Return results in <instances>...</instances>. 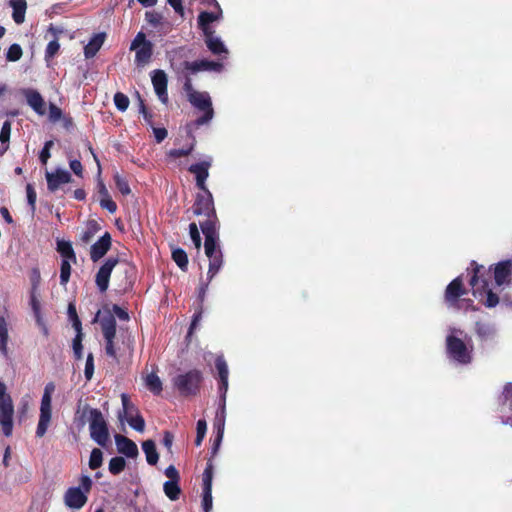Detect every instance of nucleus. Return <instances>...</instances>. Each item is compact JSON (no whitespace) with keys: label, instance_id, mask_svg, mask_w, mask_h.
Returning a JSON list of instances; mask_svg holds the SVG:
<instances>
[{"label":"nucleus","instance_id":"nucleus-1","mask_svg":"<svg viewBox=\"0 0 512 512\" xmlns=\"http://www.w3.org/2000/svg\"><path fill=\"white\" fill-rule=\"evenodd\" d=\"M80 411L77 412L79 414ZM80 426L85 422L89 423V432L91 439L100 446H106L109 442V431L107 422L100 410L89 406L83 407L80 415Z\"/></svg>","mask_w":512,"mask_h":512},{"label":"nucleus","instance_id":"nucleus-2","mask_svg":"<svg viewBox=\"0 0 512 512\" xmlns=\"http://www.w3.org/2000/svg\"><path fill=\"white\" fill-rule=\"evenodd\" d=\"M183 88L191 105L204 113L202 117L196 120V125L201 126L211 121L214 111L209 93L195 90L190 79L185 81Z\"/></svg>","mask_w":512,"mask_h":512},{"label":"nucleus","instance_id":"nucleus-3","mask_svg":"<svg viewBox=\"0 0 512 512\" xmlns=\"http://www.w3.org/2000/svg\"><path fill=\"white\" fill-rule=\"evenodd\" d=\"M56 386L53 382H48L43 391L40 403L39 420L36 427V436L42 438L52 421V397L55 392Z\"/></svg>","mask_w":512,"mask_h":512},{"label":"nucleus","instance_id":"nucleus-4","mask_svg":"<svg viewBox=\"0 0 512 512\" xmlns=\"http://www.w3.org/2000/svg\"><path fill=\"white\" fill-rule=\"evenodd\" d=\"M92 479L88 475L80 477V485L78 487H70L64 494L65 505L73 510L81 509L87 502V494L92 488Z\"/></svg>","mask_w":512,"mask_h":512},{"label":"nucleus","instance_id":"nucleus-5","mask_svg":"<svg viewBox=\"0 0 512 512\" xmlns=\"http://www.w3.org/2000/svg\"><path fill=\"white\" fill-rule=\"evenodd\" d=\"M462 331L452 329L450 334L447 336V352L451 359L460 363L467 364L471 361V351L460 338Z\"/></svg>","mask_w":512,"mask_h":512},{"label":"nucleus","instance_id":"nucleus-6","mask_svg":"<svg viewBox=\"0 0 512 512\" xmlns=\"http://www.w3.org/2000/svg\"><path fill=\"white\" fill-rule=\"evenodd\" d=\"M483 268V266H475L474 275L470 280V285L473 289V295L481 300L485 298L484 304L487 307L492 308L498 304L499 298L491 291V289L488 288L487 281L482 278L481 270H483Z\"/></svg>","mask_w":512,"mask_h":512},{"label":"nucleus","instance_id":"nucleus-7","mask_svg":"<svg viewBox=\"0 0 512 512\" xmlns=\"http://www.w3.org/2000/svg\"><path fill=\"white\" fill-rule=\"evenodd\" d=\"M130 49L135 51V63L139 68H144L149 64L153 53V45L146 39L144 33L139 32L136 35Z\"/></svg>","mask_w":512,"mask_h":512},{"label":"nucleus","instance_id":"nucleus-8","mask_svg":"<svg viewBox=\"0 0 512 512\" xmlns=\"http://www.w3.org/2000/svg\"><path fill=\"white\" fill-rule=\"evenodd\" d=\"M204 248L205 254L209 259L208 281H211L223 265V253L219 242L211 243L210 240L208 243H204Z\"/></svg>","mask_w":512,"mask_h":512},{"label":"nucleus","instance_id":"nucleus-9","mask_svg":"<svg viewBox=\"0 0 512 512\" xmlns=\"http://www.w3.org/2000/svg\"><path fill=\"white\" fill-rule=\"evenodd\" d=\"M201 381V373L197 370H192L186 374L178 375L174 379V385L184 395L195 394L198 385Z\"/></svg>","mask_w":512,"mask_h":512},{"label":"nucleus","instance_id":"nucleus-10","mask_svg":"<svg viewBox=\"0 0 512 512\" xmlns=\"http://www.w3.org/2000/svg\"><path fill=\"white\" fill-rule=\"evenodd\" d=\"M208 5H213L216 11L207 12L202 11L198 16V26L202 30L203 34L207 32H212L213 30L210 27V23L214 21H219L223 17V11L217 2V0H210L206 2Z\"/></svg>","mask_w":512,"mask_h":512},{"label":"nucleus","instance_id":"nucleus-11","mask_svg":"<svg viewBox=\"0 0 512 512\" xmlns=\"http://www.w3.org/2000/svg\"><path fill=\"white\" fill-rule=\"evenodd\" d=\"M14 420L13 401H4L0 403V426L6 437L12 435Z\"/></svg>","mask_w":512,"mask_h":512},{"label":"nucleus","instance_id":"nucleus-12","mask_svg":"<svg viewBox=\"0 0 512 512\" xmlns=\"http://www.w3.org/2000/svg\"><path fill=\"white\" fill-rule=\"evenodd\" d=\"M151 81L153 84L154 91L158 96L159 100L162 103L166 104L168 102L167 74L161 69H156L151 72Z\"/></svg>","mask_w":512,"mask_h":512},{"label":"nucleus","instance_id":"nucleus-13","mask_svg":"<svg viewBox=\"0 0 512 512\" xmlns=\"http://www.w3.org/2000/svg\"><path fill=\"white\" fill-rule=\"evenodd\" d=\"M118 264L117 258H108L105 263L99 268L96 274V285L101 292H105L109 286V279L113 269Z\"/></svg>","mask_w":512,"mask_h":512},{"label":"nucleus","instance_id":"nucleus-14","mask_svg":"<svg viewBox=\"0 0 512 512\" xmlns=\"http://www.w3.org/2000/svg\"><path fill=\"white\" fill-rule=\"evenodd\" d=\"M45 177L48 190L51 192H55L61 185L70 183L72 180L71 174L62 168H58L54 172L46 171Z\"/></svg>","mask_w":512,"mask_h":512},{"label":"nucleus","instance_id":"nucleus-15","mask_svg":"<svg viewBox=\"0 0 512 512\" xmlns=\"http://www.w3.org/2000/svg\"><path fill=\"white\" fill-rule=\"evenodd\" d=\"M211 163L212 159L209 157L207 160L193 164L189 167V171L196 177L197 186L203 191H206L207 189L205 181L209 176L208 169L211 166Z\"/></svg>","mask_w":512,"mask_h":512},{"label":"nucleus","instance_id":"nucleus-16","mask_svg":"<svg viewBox=\"0 0 512 512\" xmlns=\"http://www.w3.org/2000/svg\"><path fill=\"white\" fill-rule=\"evenodd\" d=\"M194 213L198 215H210L214 213L213 199L211 193L206 189L203 195H198Z\"/></svg>","mask_w":512,"mask_h":512},{"label":"nucleus","instance_id":"nucleus-17","mask_svg":"<svg viewBox=\"0 0 512 512\" xmlns=\"http://www.w3.org/2000/svg\"><path fill=\"white\" fill-rule=\"evenodd\" d=\"M111 246V236L105 233L96 243L91 246L90 256L96 262L101 259Z\"/></svg>","mask_w":512,"mask_h":512},{"label":"nucleus","instance_id":"nucleus-18","mask_svg":"<svg viewBox=\"0 0 512 512\" xmlns=\"http://www.w3.org/2000/svg\"><path fill=\"white\" fill-rule=\"evenodd\" d=\"M115 444L118 452L127 457L134 458L138 455L137 445L125 436L115 435Z\"/></svg>","mask_w":512,"mask_h":512},{"label":"nucleus","instance_id":"nucleus-19","mask_svg":"<svg viewBox=\"0 0 512 512\" xmlns=\"http://www.w3.org/2000/svg\"><path fill=\"white\" fill-rule=\"evenodd\" d=\"M30 304L32 310L34 312V316L36 318L37 325L41 329L44 335H48V328L44 323V320L41 315V303L37 294V289L35 285L32 287L31 296H30Z\"/></svg>","mask_w":512,"mask_h":512},{"label":"nucleus","instance_id":"nucleus-20","mask_svg":"<svg viewBox=\"0 0 512 512\" xmlns=\"http://www.w3.org/2000/svg\"><path fill=\"white\" fill-rule=\"evenodd\" d=\"M204 37L206 46L214 55L228 54V49L224 42L219 36L215 35L214 31L204 33Z\"/></svg>","mask_w":512,"mask_h":512},{"label":"nucleus","instance_id":"nucleus-21","mask_svg":"<svg viewBox=\"0 0 512 512\" xmlns=\"http://www.w3.org/2000/svg\"><path fill=\"white\" fill-rule=\"evenodd\" d=\"M512 273V261H504L497 264L495 267L494 278L497 286L505 285L510 280Z\"/></svg>","mask_w":512,"mask_h":512},{"label":"nucleus","instance_id":"nucleus-22","mask_svg":"<svg viewBox=\"0 0 512 512\" xmlns=\"http://www.w3.org/2000/svg\"><path fill=\"white\" fill-rule=\"evenodd\" d=\"M28 105L39 115L45 114V102L39 92L33 89L24 90Z\"/></svg>","mask_w":512,"mask_h":512},{"label":"nucleus","instance_id":"nucleus-23","mask_svg":"<svg viewBox=\"0 0 512 512\" xmlns=\"http://www.w3.org/2000/svg\"><path fill=\"white\" fill-rule=\"evenodd\" d=\"M185 66L188 70H190L192 72L221 71L223 68L221 63L209 61V60L187 62Z\"/></svg>","mask_w":512,"mask_h":512},{"label":"nucleus","instance_id":"nucleus-24","mask_svg":"<svg viewBox=\"0 0 512 512\" xmlns=\"http://www.w3.org/2000/svg\"><path fill=\"white\" fill-rule=\"evenodd\" d=\"M216 368L218 370L219 378H220V387L219 390L221 393H224V396L228 390V366L225 359L222 356H218L215 362Z\"/></svg>","mask_w":512,"mask_h":512},{"label":"nucleus","instance_id":"nucleus-25","mask_svg":"<svg viewBox=\"0 0 512 512\" xmlns=\"http://www.w3.org/2000/svg\"><path fill=\"white\" fill-rule=\"evenodd\" d=\"M105 40V34L99 33L94 35L88 44L84 47V54L86 58H91L96 55L99 49L102 47Z\"/></svg>","mask_w":512,"mask_h":512},{"label":"nucleus","instance_id":"nucleus-26","mask_svg":"<svg viewBox=\"0 0 512 512\" xmlns=\"http://www.w3.org/2000/svg\"><path fill=\"white\" fill-rule=\"evenodd\" d=\"M465 291L462 288L460 277L454 279L447 287L445 298L448 302H455Z\"/></svg>","mask_w":512,"mask_h":512},{"label":"nucleus","instance_id":"nucleus-27","mask_svg":"<svg viewBox=\"0 0 512 512\" xmlns=\"http://www.w3.org/2000/svg\"><path fill=\"white\" fill-rule=\"evenodd\" d=\"M9 5L13 9L12 17L17 24H22L25 20L27 9L26 0H10Z\"/></svg>","mask_w":512,"mask_h":512},{"label":"nucleus","instance_id":"nucleus-28","mask_svg":"<svg viewBox=\"0 0 512 512\" xmlns=\"http://www.w3.org/2000/svg\"><path fill=\"white\" fill-rule=\"evenodd\" d=\"M144 383L147 389L155 395L162 392V381L156 374L155 370H152L146 376H144Z\"/></svg>","mask_w":512,"mask_h":512},{"label":"nucleus","instance_id":"nucleus-29","mask_svg":"<svg viewBox=\"0 0 512 512\" xmlns=\"http://www.w3.org/2000/svg\"><path fill=\"white\" fill-rule=\"evenodd\" d=\"M142 449L146 456V461L150 465L157 464L159 460V454L156 450V445L153 440H146L142 443Z\"/></svg>","mask_w":512,"mask_h":512},{"label":"nucleus","instance_id":"nucleus-30","mask_svg":"<svg viewBox=\"0 0 512 512\" xmlns=\"http://www.w3.org/2000/svg\"><path fill=\"white\" fill-rule=\"evenodd\" d=\"M104 338L116 337V321L114 315L108 314L100 321Z\"/></svg>","mask_w":512,"mask_h":512},{"label":"nucleus","instance_id":"nucleus-31","mask_svg":"<svg viewBox=\"0 0 512 512\" xmlns=\"http://www.w3.org/2000/svg\"><path fill=\"white\" fill-rule=\"evenodd\" d=\"M226 417V395L221 393V404L216 415V425L219 430V441H222Z\"/></svg>","mask_w":512,"mask_h":512},{"label":"nucleus","instance_id":"nucleus-32","mask_svg":"<svg viewBox=\"0 0 512 512\" xmlns=\"http://www.w3.org/2000/svg\"><path fill=\"white\" fill-rule=\"evenodd\" d=\"M202 232L205 236V243H208L211 240V243L219 242V237L216 232L215 224L213 221L208 220L201 225Z\"/></svg>","mask_w":512,"mask_h":512},{"label":"nucleus","instance_id":"nucleus-33","mask_svg":"<svg viewBox=\"0 0 512 512\" xmlns=\"http://www.w3.org/2000/svg\"><path fill=\"white\" fill-rule=\"evenodd\" d=\"M8 329L3 318H0V352L3 356H8Z\"/></svg>","mask_w":512,"mask_h":512},{"label":"nucleus","instance_id":"nucleus-34","mask_svg":"<svg viewBox=\"0 0 512 512\" xmlns=\"http://www.w3.org/2000/svg\"><path fill=\"white\" fill-rule=\"evenodd\" d=\"M124 419L128 422V424L138 432H143L145 428V421L142 416H140L137 412H134Z\"/></svg>","mask_w":512,"mask_h":512},{"label":"nucleus","instance_id":"nucleus-35","mask_svg":"<svg viewBox=\"0 0 512 512\" xmlns=\"http://www.w3.org/2000/svg\"><path fill=\"white\" fill-rule=\"evenodd\" d=\"M166 496L171 500H176L180 494V488L177 481H166L163 486Z\"/></svg>","mask_w":512,"mask_h":512},{"label":"nucleus","instance_id":"nucleus-36","mask_svg":"<svg viewBox=\"0 0 512 512\" xmlns=\"http://www.w3.org/2000/svg\"><path fill=\"white\" fill-rule=\"evenodd\" d=\"M172 258L175 263L182 269L186 270L188 265V257L183 249L177 248L172 252Z\"/></svg>","mask_w":512,"mask_h":512},{"label":"nucleus","instance_id":"nucleus-37","mask_svg":"<svg viewBox=\"0 0 512 512\" xmlns=\"http://www.w3.org/2000/svg\"><path fill=\"white\" fill-rule=\"evenodd\" d=\"M71 262H75V260L62 259L60 269V282L62 285H66L69 281L71 274Z\"/></svg>","mask_w":512,"mask_h":512},{"label":"nucleus","instance_id":"nucleus-38","mask_svg":"<svg viewBox=\"0 0 512 512\" xmlns=\"http://www.w3.org/2000/svg\"><path fill=\"white\" fill-rule=\"evenodd\" d=\"M57 246H58V251L62 256V259H69V260L76 259L73 248L69 242L59 241Z\"/></svg>","mask_w":512,"mask_h":512},{"label":"nucleus","instance_id":"nucleus-39","mask_svg":"<svg viewBox=\"0 0 512 512\" xmlns=\"http://www.w3.org/2000/svg\"><path fill=\"white\" fill-rule=\"evenodd\" d=\"M121 401L123 406V411L119 413V420L123 422L124 417L136 412L135 407L130 402L129 397L126 394L121 395Z\"/></svg>","mask_w":512,"mask_h":512},{"label":"nucleus","instance_id":"nucleus-40","mask_svg":"<svg viewBox=\"0 0 512 512\" xmlns=\"http://www.w3.org/2000/svg\"><path fill=\"white\" fill-rule=\"evenodd\" d=\"M103 462V453L100 449L94 448L91 451L90 458H89V467L91 469H97L101 467Z\"/></svg>","mask_w":512,"mask_h":512},{"label":"nucleus","instance_id":"nucleus-41","mask_svg":"<svg viewBox=\"0 0 512 512\" xmlns=\"http://www.w3.org/2000/svg\"><path fill=\"white\" fill-rule=\"evenodd\" d=\"M126 462L122 457H114L109 462V471L116 475L124 470Z\"/></svg>","mask_w":512,"mask_h":512},{"label":"nucleus","instance_id":"nucleus-42","mask_svg":"<svg viewBox=\"0 0 512 512\" xmlns=\"http://www.w3.org/2000/svg\"><path fill=\"white\" fill-rule=\"evenodd\" d=\"M114 180H115L116 187L121 192V194L129 195L131 193V189H130L129 184L125 178H123L121 175L116 173L114 176Z\"/></svg>","mask_w":512,"mask_h":512},{"label":"nucleus","instance_id":"nucleus-43","mask_svg":"<svg viewBox=\"0 0 512 512\" xmlns=\"http://www.w3.org/2000/svg\"><path fill=\"white\" fill-rule=\"evenodd\" d=\"M145 19L150 25L154 27H158L163 23L162 15L156 11H147L145 13Z\"/></svg>","mask_w":512,"mask_h":512},{"label":"nucleus","instance_id":"nucleus-44","mask_svg":"<svg viewBox=\"0 0 512 512\" xmlns=\"http://www.w3.org/2000/svg\"><path fill=\"white\" fill-rule=\"evenodd\" d=\"M114 103L117 109L123 112L126 111L129 106V99L123 93L118 92L114 95Z\"/></svg>","mask_w":512,"mask_h":512},{"label":"nucleus","instance_id":"nucleus-45","mask_svg":"<svg viewBox=\"0 0 512 512\" xmlns=\"http://www.w3.org/2000/svg\"><path fill=\"white\" fill-rule=\"evenodd\" d=\"M197 435L195 439V444L197 446H200L207 431V424L205 420H198L197 427H196Z\"/></svg>","mask_w":512,"mask_h":512},{"label":"nucleus","instance_id":"nucleus-46","mask_svg":"<svg viewBox=\"0 0 512 512\" xmlns=\"http://www.w3.org/2000/svg\"><path fill=\"white\" fill-rule=\"evenodd\" d=\"M60 49V44L57 39L51 40L45 50V59L49 61L53 58Z\"/></svg>","mask_w":512,"mask_h":512},{"label":"nucleus","instance_id":"nucleus-47","mask_svg":"<svg viewBox=\"0 0 512 512\" xmlns=\"http://www.w3.org/2000/svg\"><path fill=\"white\" fill-rule=\"evenodd\" d=\"M97 232L96 223H90L86 230L81 234V241L85 244L89 243Z\"/></svg>","mask_w":512,"mask_h":512},{"label":"nucleus","instance_id":"nucleus-48","mask_svg":"<svg viewBox=\"0 0 512 512\" xmlns=\"http://www.w3.org/2000/svg\"><path fill=\"white\" fill-rule=\"evenodd\" d=\"M115 338L116 337L104 338L106 341L105 352L108 356L112 358H117V351L119 350V348L116 347Z\"/></svg>","mask_w":512,"mask_h":512},{"label":"nucleus","instance_id":"nucleus-49","mask_svg":"<svg viewBox=\"0 0 512 512\" xmlns=\"http://www.w3.org/2000/svg\"><path fill=\"white\" fill-rule=\"evenodd\" d=\"M22 56V48L18 44H12L7 51L9 61H18Z\"/></svg>","mask_w":512,"mask_h":512},{"label":"nucleus","instance_id":"nucleus-50","mask_svg":"<svg viewBox=\"0 0 512 512\" xmlns=\"http://www.w3.org/2000/svg\"><path fill=\"white\" fill-rule=\"evenodd\" d=\"M189 233L196 249L199 250L201 247V237L196 223H191L189 225Z\"/></svg>","mask_w":512,"mask_h":512},{"label":"nucleus","instance_id":"nucleus-51","mask_svg":"<svg viewBox=\"0 0 512 512\" xmlns=\"http://www.w3.org/2000/svg\"><path fill=\"white\" fill-rule=\"evenodd\" d=\"M202 506L204 512H210V510L212 509V489H203Z\"/></svg>","mask_w":512,"mask_h":512},{"label":"nucleus","instance_id":"nucleus-52","mask_svg":"<svg viewBox=\"0 0 512 512\" xmlns=\"http://www.w3.org/2000/svg\"><path fill=\"white\" fill-rule=\"evenodd\" d=\"M193 149H194V144H191L190 146H188L186 148L172 149L168 152V155H169V157H172V158L184 157V156L189 155Z\"/></svg>","mask_w":512,"mask_h":512},{"label":"nucleus","instance_id":"nucleus-53","mask_svg":"<svg viewBox=\"0 0 512 512\" xmlns=\"http://www.w3.org/2000/svg\"><path fill=\"white\" fill-rule=\"evenodd\" d=\"M11 134V123L9 121H5L2 125L1 131H0V141L2 143H6L10 139Z\"/></svg>","mask_w":512,"mask_h":512},{"label":"nucleus","instance_id":"nucleus-54","mask_svg":"<svg viewBox=\"0 0 512 512\" xmlns=\"http://www.w3.org/2000/svg\"><path fill=\"white\" fill-rule=\"evenodd\" d=\"M93 373H94V360H93V355L90 353V354H88L87 359H86L84 374H85V377L88 380H90L93 376Z\"/></svg>","mask_w":512,"mask_h":512},{"label":"nucleus","instance_id":"nucleus-55","mask_svg":"<svg viewBox=\"0 0 512 512\" xmlns=\"http://www.w3.org/2000/svg\"><path fill=\"white\" fill-rule=\"evenodd\" d=\"M100 205L102 208L108 210L110 213H114L117 210L116 203L111 199V197L100 198Z\"/></svg>","mask_w":512,"mask_h":512},{"label":"nucleus","instance_id":"nucleus-56","mask_svg":"<svg viewBox=\"0 0 512 512\" xmlns=\"http://www.w3.org/2000/svg\"><path fill=\"white\" fill-rule=\"evenodd\" d=\"M53 141L50 140V141H47L42 149V151L40 152V160L43 164H46L48 159L50 158L51 154H50V149L51 147L53 146Z\"/></svg>","mask_w":512,"mask_h":512},{"label":"nucleus","instance_id":"nucleus-57","mask_svg":"<svg viewBox=\"0 0 512 512\" xmlns=\"http://www.w3.org/2000/svg\"><path fill=\"white\" fill-rule=\"evenodd\" d=\"M212 467L211 465H208V467L205 469L203 473V489L210 488L212 489Z\"/></svg>","mask_w":512,"mask_h":512},{"label":"nucleus","instance_id":"nucleus-58","mask_svg":"<svg viewBox=\"0 0 512 512\" xmlns=\"http://www.w3.org/2000/svg\"><path fill=\"white\" fill-rule=\"evenodd\" d=\"M82 338L83 337H80V336H76L73 340V352H74V355L77 359H81L82 358Z\"/></svg>","mask_w":512,"mask_h":512},{"label":"nucleus","instance_id":"nucleus-59","mask_svg":"<svg viewBox=\"0 0 512 512\" xmlns=\"http://www.w3.org/2000/svg\"><path fill=\"white\" fill-rule=\"evenodd\" d=\"M62 117V111L60 108H58L56 105L54 104H50L49 106V119L52 121V122H57L58 120H60Z\"/></svg>","mask_w":512,"mask_h":512},{"label":"nucleus","instance_id":"nucleus-60","mask_svg":"<svg viewBox=\"0 0 512 512\" xmlns=\"http://www.w3.org/2000/svg\"><path fill=\"white\" fill-rule=\"evenodd\" d=\"M26 193H27L28 203L31 206L32 210H34L37 196H36V192L31 184H28L26 186Z\"/></svg>","mask_w":512,"mask_h":512},{"label":"nucleus","instance_id":"nucleus-61","mask_svg":"<svg viewBox=\"0 0 512 512\" xmlns=\"http://www.w3.org/2000/svg\"><path fill=\"white\" fill-rule=\"evenodd\" d=\"M69 166L75 175L80 176V177L82 176L83 166L79 160H77V159L70 160Z\"/></svg>","mask_w":512,"mask_h":512},{"label":"nucleus","instance_id":"nucleus-62","mask_svg":"<svg viewBox=\"0 0 512 512\" xmlns=\"http://www.w3.org/2000/svg\"><path fill=\"white\" fill-rule=\"evenodd\" d=\"M165 475L170 479V481H178L179 474L173 465H170L165 469Z\"/></svg>","mask_w":512,"mask_h":512},{"label":"nucleus","instance_id":"nucleus-63","mask_svg":"<svg viewBox=\"0 0 512 512\" xmlns=\"http://www.w3.org/2000/svg\"><path fill=\"white\" fill-rule=\"evenodd\" d=\"M113 313L120 320L127 321L129 319L128 313L118 305L113 306Z\"/></svg>","mask_w":512,"mask_h":512},{"label":"nucleus","instance_id":"nucleus-64","mask_svg":"<svg viewBox=\"0 0 512 512\" xmlns=\"http://www.w3.org/2000/svg\"><path fill=\"white\" fill-rule=\"evenodd\" d=\"M503 396L505 402L512 408V383L505 386Z\"/></svg>","mask_w":512,"mask_h":512}]
</instances>
